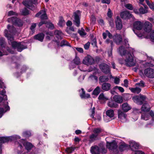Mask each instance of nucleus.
I'll use <instances>...</instances> for the list:
<instances>
[{
    "instance_id": "nucleus-1",
    "label": "nucleus",
    "mask_w": 154,
    "mask_h": 154,
    "mask_svg": "<svg viewBox=\"0 0 154 154\" xmlns=\"http://www.w3.org/2000/svg\"><path fill=\"white\" fill-rule=\"evenodd\" d=\"M8 31L7 30L5 31V36L8 39L9 45L11 44V46L14 49H17L18 51L21 52L25 49L23 45L19 43L14 41L13 35L15 34V29L13 26H11L9 25H8Z\"/></svg>"
},
{
    "instance_id": "nucleus-2",
    "label": "nucleus",
    "mask_w": 154,
    "mask_h": 154,
    "mask_svg": "<svg viewBox=\"0 0 154 154\" xmlns=\"http://www.w3.org/2000/svg\"><path fill=\"white\" fill-rule=\"evenodd\" d=\"M132 54V51L128 52L126 58L125 60V64L128 66H133L135 65L136 62L134 60Z\"/></svg>"
},
{
    "instance_id": "nucleus-3",
    "label": "nucleus",
    "mask_w": 154,
    "mask_h": 154,
    "mask_svg": "<svg viewBox=\"0 0 154 154\" xmlns=\"http://www.w3.org/2000/svg\"><path fill=\"white\" fill-rule=\"evenodd\" d=\"M81 12L79 10H77L74 12L73 14L74 16L73 22L76 26L79 27L80 24V17Z\"/></svg>"
},
{
    "instance_id": "nucleus-4",
    "label": "nucleus",
    "mask_w": 154,
    "mask_h": 154,
    "mask_svg": "<svg viewBox=\"0 0 154 154\" xmlns=\"http://www.w3.org/2000/svg\"><path fill=\"white\" fill-rule=\"evenodd\" d=\"M106 113V116L104 117V119L106 122H108L114 119V113L113 109L108 110Z\"/></svg>"
},
{
    "instance_id": "nucleus-5",
    "label": "nucleus",
    "mask_w": 154,
    "mask_h": 154,
    "mask_svg": "<svg viewBox=\"0 0 154 154\" xmlns=\"http://www.w3.org/2000/svg\"><path fill=\"white\" fill-rule=\"evenodd\" d=\"M8 21L9 22L12 23L13 25L18 26H21L23 25L22 21L16 17H12L8 19Z\"/></svg>"
},
{
    "instance_id": "nucleus-6",
    "label": "nucleus",
    "mask_w": 154,
    "mask_h": 154,
    "mask_svg": "<svg viewBox=\"0 0 154 154\" xmlns=\"http://www.w3.org/2000/svg\"><path fill=\"white\" fill-rule=\"evenodd\" d=\"M94 60L90 55H88L85 57L83 60V63L87 65H91L94 63Z\"/></svg>"
},
{
    "instance_id": "nucleus-7",
    "label": "nucleus",
    "mask_w": 154,
    "mask_h": 154,
    "mask_svg": "<svg viewBox=\"0 0 154 154\" xmlns=\"http://www.w3.org/2000/svg\"><path fill=\"white\" fill-rule=\"evenodd\" d=\"M99 67L101 71L105 74H110L109 66L107 64L105 63H102L99 65Z\"/></svg>"
},
{
    "instance_id": "nucleus-8",
    "label": "nucleus",
    "mask_w": 154,
    "mask_h": 154,
    "mask_svg": "<svg viewBox=\"0 0 154 154\" xmlns=\"http://www.w3.org/2000/svg\"><path fill=\"white\" fill-rule=\"evenodd\" d=\"M131 48H128L127 49H125L123 46L120 47L118 49V52L121 56L127 55L128 52H131Z\"/></svg>"
},
{
    "instance_id": "nucleus-9",
    "label": "nucleus",
    "mask_w": 154,
    "mask_h": 154,
    "mask_svg": "<svg viewBox=\"0 0 154 154\" xmlns=\"http://www.w3.org/2000/svg\"><path fill=\"white\" fill-rule=\"evenodd\" d=\"M144 74L149 78H153L154 77V70L151 68H147L145 70Z\"/></svg>"
},
{
    "instance_id": "nucleus-10",
    "label": "nucleus",
    "mask_w": 154,
    "mask_h": 154,
    "mask_svg": "<svg viewBox=\"0 0 154 154\" xmlns=\"http://www.w3.org/2000/svg\"><path fill=\"white\" fill-rule=\"evenodd\" d=\"M123 112L121 110H119L118 112V118L120 119L121 120L124 122L126 120V117L127 116L126 114Z\"/></svg>"
},
{
    "instance_id": "nucleus-11",
    "label": "nucleus",
    "mask_w": 154,
    "mask_h": 154,
    "mask_svg": "<svg viewBox=\"0 0 154 154\" xmlns=\"http://www.w3.org/2000/svg\"><path fill=\"white\" fill-rule=\"evenodd\" d=\"M39 16H40V18L42 20H46L48 19L46 12L45 10L40 11L37 13L35 15L36 17H38Z\"/></svg>"
},
{
    "instance_id": "nucleus-12",
    "label": "nucleus",
    "mask_w": 154,
    "mask_h": 154,
    "mask_svg": "<svg viewBox=\"0 0 154 154\" xmlns=\"http://www.w3.org/2000/svg\"><path fill=\"white\" fill-rule=\"evenodd\" d=\"M22 3L26 7H28L32 6L33 4H36L37 3V0H24Z\"/></svg>"
},
{
    "instance_id": "nucleus-13",
    "label": "nucleus",
    "mask_w": 154,
    "mask_h": 154,
    "mask_svg": "<svg viewBox=\"0 0 154 154\" xmlns=\"http://www.w3.org/2000/svg\"><path fill=\"white\" fill-rule=\"evenodd\" d=\"M129 144V146L131 150L136 152L139 149V144L135 142L131 141Z\"/></svg>"
},
{
    "instance_id": "nucleus-14",
    "label": "nucleus",
    "mask_w": 154,
    "mask_h": 154,
    "mask_svg": "<svg viewBox=\"0 0 154 154\" xmlns=\"http://www.w3.org/2000/svg\"><path fill=\"white\" fill-rule=\"evenodd\" d=\"M106 147L110 150H113L116 149L117 148V144L115 141L109 143L108 142L106 143Z\"/></svg>"
},
{
    "instance_id": "nucleus-15",
    "label": "nucleus",
    "mask_w": 154,
    "mask_h": 154,
    "mask_svg": "<svg viewBox=\"0 0 154 154\" xmlns=\"http://www.w3.org/2000/svg\"><path fill=\"white\" fill-rule=\"evenodd\" d=\"M113 40L117 45H119L122 42V38L120 35L116 34L114 36Z\"/></svg>"
},
{
    "instance_id": "nucleus-16",
    "label": "nucleus",
    "mask_w": 154,
    "mask_h": 154,
    "mask_svg": "<svg viewBox=\"0 0 154 154\" xmlns=\"http://www.w3.org/2000/svg\"><path fill=\"white\" fill-rule=\"evenodd\" d=\"M152 25L150 22L148 21L145 22L144 29L145 32H150L152 30Z\"/></svg>"
},
{
    "instance_id": "nucleus-17",
    "label": "nucleus",
    "mask_w": 154,
    "mask_h": 154,
    "mask_svg": "<svg viewBox=\"0 0 154 154\" xmlns=\"http://www.w3.org/2000/svg\"><path fill=\"white\" fill-rule=\"evenodd\" d=\"M115 22L117 29L118 30L121 29L122 28V25L121 20L119 17L118 16L116 17L115 19Z\"/></svg>"
},
{
    "instance_id": "nucleus-18",
    "label": "nucleus",
    "mask_w": 154,
    "mask_h": 154,
    "mask_svg": "<svg viewBox=\"0 0 154 154\" xmlns=\"http://www.w3.org/2000/svg\"><path fill=\"white\" fill-rule=\"evenodd\" d=\"M90 151L92 154H100V148L97 146H92Z\"/></svg>"
},
{
    "instance_id": "nucleus-19",
    "label": "nucleus",
    "mask_w": 154,
    "mask_h": 154,
    "mask_svg": "<svg viewBox=\"0 0 154 154\" xmlns=\"http://www.w3.org/2000/svg\"><path fill=\"white\" fill-rule=\"evenodd\" d=\"M21 141L23 143V145L28 151L30 150L33 146L31 143L26 141L23 140H21Z\"/></svg>"
},
{
    "instance_id": "nucleus-20",
    "label": "nucleus",
    "mask_w": 154,
    "mask_h": 154,
    "mask_svg": "<svg viewBox=\"0 0 154 154\" xmlns=\"http://www.w3.org/2000/svg\"><path fill=\"white\" fill-rule=\"evenodd\" d=\"M143 26V24L140 21H136L134 23V29L140 30L142 29Z\"/></svg>"
},
{
    "instance_id": "nucleus-21",
    "label": "nucleus",
    "mask_w": 154,
    "mask_h": 154,
    "mask_svg": "<svg viewBox=\"0 0 154 154\" xmlns=\"http://www.w3.org/2000/svg\"><path fill=\"white\" fill-rule=\"evenodd\" d=\"M131 16L132 14L128 11H124L120 14L121 17L123 19L128 18L131 17Z\"/></svg>"
},
{
    "instance_id": "nucleus-22",
    "label": "nucleus",
    "mask_w": 154,
    "mask_h": 154,
    "mask_svg": "<svg viewBox=\"0 0 154 154\" xmlns=\"http://www.w3.org/2000/svg\"><path fill=\"white\" fill-rule=\"evenodd\" d=\"M111 84L108 83L104 82L102 85L101 88L103 90L106 91L109 90L111 88Z\"/></svg>"
},
{
    "instance_id": "nucleus-23",
    "label": "nucleus",
    "mask_w": 154,
    "mask_h": 154,
    "mask_svg": "<svg viewBox=\"0 0 154 154\" xmlns=\"http://www.w3.org/2000/svg\"><path fill=\"white\" fill-rule=\"evenodd\" d=\"M122 108L124 112H127L131 109V108L127 103H124L122 105Z\"/></svg>"
},
{
    "instance_id": "nucleus-24",
    "label": "nucleus",
    "mask_w": 154,
    "mask_h": 154,
    "mask_svg": "<svg viewBox=\"0 0 154 154\" xmlns=\"http://www.w3.org/2000/svg\"><path fill=\"white\" fill-rule=\"evenodd\" d=\"M44 37V35L42 33H39L34 36L35 39L38 40L41 42H42Z\"/></svg>"
},
{
    "instance_id": "nucleus-25",
    "label": "nucleus",
    "mask_w": 154,
    "mask_h": 154,
    "mask_svg": "<svg viewBox=\"0 0 154 154\" xmlns=\"http://www.w3.org/2000/svg\"><path fill=\"white\" fill-rule=\"evenodd\" d=\"M141 110L144 112H147L150 109V107L147 103H144L141 108Z\"/></svg>"
},
{
    "instance_id": "nucleus-26",
    "label": "nucleus",
    "mask_w": 154,
    "mask_h": 154,
    "mask_svg": "<svg viewBox=\"0 0 154 154\" xmlns=\"http://www.w3.org/2000/svg\"><path fill=\"white\" fill-rule=\"evenodd\" d=\"M54 34L56 36V37L58 39H62L63 33L61 31L56 30L55 31Z\"/></svg>"
},
{
    "instance_id": "nucleus-27",
    "label": "nucleus",
    "mask_w": 154,
    "mask_h": 154,
    "mask_svg": "<svg viewBox=\"0 0 154 154\" xmlns=\"http://www.w3.org/2000/svg\"><path fill=\"white\" fill-rule=\"evenodd\" d=\"M107 105L111 108H117L118 106V105L112 100L109 101L107 103Z\"/></svg>"
},
{
    "instance_id": "nucleus-28",
    "label": "nucleus",
    "mask_w": 154,
    "mask_h": 154,
    "mask_svg": "<svg viewBox=\"0 0 154 154\" xmlns=\"http://www.w3.org/2000/svg\"><path fill=\"white\" fill-rule=\"evenodd\" d=\"M114 100L117 103H120L122 102L123 100L121 96L118 95H115L113 97Z\"/></svg>"
},
{
    "instance_id": "nucleus-29",
    "label": "nucleus",
    "mask_w": 154,
    "mask_h": 154,
    "mask_svg": "<svg viewBox=\"0 0 154 154\" xmlns=\"http://www.w3.org/2000/svg\"><path fill=\"white\" fill-rule=\"evenodd\" d=\"M81 90L82 93L80 94V96L81 98H88L90 97V95L89 94H85V92L83 88H81Z\"/></svg>"
},
{
    "instance_id": "nucleus-30",
    "label": "nucleus",
    "mask_w": 154,
    "mask_h": 154,
    "mask_svg": "<svg viewBox=\"0 0 154 154\" xmlns=\"http://www.w3.org/2000/svg\"><path fill=\"white\" fill-rule=\"evenodd\" d=\"M149 114L146 112L142 113L141 115V119L145 120H147L149 119Z\"/></svg>"
},
{
    "instance_id": "nucleus-31",
    "label": "nucleus",
    "mask_w": 154,
    "mask_h": 154,
    "mask_svg": "<svg viewBox=\"0 0 154 154\" xmlns=\"http://www.w3.org/2000/svg\"><path fill=\"white\" fill-rule=\"evenodd\" d=\"M108 77L104 75L100 76L99 78L100 82H107L109 80Z\"/></svg>"
},
{
    "instance_id": "nucleus-32",
    "label": "nucleus",
    "mask_w": 154,
    "mask_h": 154,
    "mask_svg": "<svg viewBox=\"0 0 154 154\" xmlns=\"http://www.w3.org/2000/svg\"><path fill=\"white\" fill-rule=\"evenodd\" d=\"M129 89L132 93H136L137 94L140 92L141 91V89L137 87L134 88H129Z\"/></svg>"
},
{
    "instance_id": "nucleus-33",
    "label": "nucleus",
    "mask_w": 154,
    "mask_h": 154,
    "mask_svg": "<svg viewBox=\"0 0 154 154\" xmlns=\"http://www.w3.org/2000/svg\"><path fill=\"white\" fill-rule=\"evenodd\" d=\"M10 137H0V143H3L7 142L10 140Z\"/></svg>"
},
{
    "instance_id": "nucleus-34",
    "label": "nucleus",
    "mask_w": 154,
    "mask_h": 154,
    "mask_svg": "<svg viewBox=\"0 0 154 154\" xmlns=\"http://www.w3.org/2000/svg\"><path fill=\"white\" fill-rule=\"evenodd\" d=\"M97 137V135L93 134L91 135L89 137V141L92 142L96 140Z\"/></svg>"
},
{
    "instance_id": "nucleus-35",
    "label": "nucleus",
    "mask_w": 154,
    "mask_h": 154,
    "mask_svg": "<svg viewBox=\"0 0 154 154\" xmlns=\"http://www.w3.org/2000/svg\"><path fill=\"white\" fill-rule=\"evenodd\" d=\"M88 80L91 81H95L96 82H97L98 78L95 75H91L88 77Z\"/></svg>"
},
{
    "instance_id": "nucleus-36",
    "label": "nucleus",
    "mask_w": 154,
    "mask_h": 154,
    "mask_svg": "<svg viewBox=\"0 0 154 154\" xmlns=\"http://www.w3.org/2000/svg\"><path fill=\"white\" fill-rule=\"evenodd\" d=\"M91 43L92 45L94 47H97V42L96 39L95 38H94V37L92 36L91 37Z\"/></svg>"
},
{
    "instance_id": "nucleus-37",
    "label": "nucleus",
    "mask_w": 154,
    "mask_h": 154,
    "mask_svg": "<svg viewBox=\"0 0 154 154\" xmlns=\"http://www.w3.org/2000/svg\"><path fill=\"white\" fill-rule=\"evenodd\" d=\"M66 46L70 47V44L65 40H63L61 41L60 43V46L62 47L63 46Z\"/></svg>"
},
{
    "instance_id": "nucleus-38",
    "label": "nucleus",
    "mask_w": 154,
    "mask_h": 154,
    "mask_svg": "<svg viewBox=\"0 0 154 154\" xmlns=\"http://www.w3.org/2000/svg\"><path fill=\"white\" fill-rule=\"evenodd\" d=\"M100 88L99 86H97L93 92V94L95 95H98L100 92Z\"/></svg>"
},
{
    "instance_id": "nucleus-39",
    "label": "nucleus",
    "mask_w": 154,
    "mask_h": 154,
    "mask_svg": "<svg viewBox=\"0 0 154 154\" xmlns=\"http://www.w3.org/2000/svg\"><path fill=\"white\" fill-rule=\"evenodd\" d=\"M65 21L62 17H60L58 23V25L60 26H62L65 24Z\"/></svg>"
},
{
    "instance_id": "nucleus-40",
    "label": "nucleus",
    "mask_w": 154,
    "mask_h": 154,
    "mask_svg": "<svg viewBox=\"0 0 154 154\" xmlns=\"http://www.w3.org/2000/svg\"><path fill=\"white\" fill-rule=\"evenodd\" d=\"M75 149V147H69L65 149V151L67 153H70L74 150Z\"/></svg>"
},
{
    "instance_id": "nucleus-41",
    "label": "nucleus",
    "mask_w": 154,
    "mask_h": 154,
    "mask_svg": "<svg viewBox=\"0 0 154 154\" xmlns=\"http://www.w3.org/2000/svg\"><path fill=\"white\" fill-rule=\"evenodd\" d=\"M139 11L140 13L142 14H145L148 12V10L146 9H144L142 7H140L139 9Z\"/></svg>"
},
{
    "instance_id": "nucleus-42",
    "label": "nucleus",
    "mask_w": 154,
    "mask_h": 154,
    "mask_svg": "<svg viewBox=\"0 0 154 154\" xmlns=\"http://www.w3.org/2000/svg\"><path fill=\"white\" fill-rule=\"evenodd\" d=\"M98 99L99 100H105L107 99L104 96L103 93H101L100 94L98 97Z\"/></svg>"
},
{
    "instance_id": "nucleus-43",
    "label": "nucleus",
    "mask_w": 154,
    "mask_h": 154,
    "mask_svg": "<svg viewBox=\"0 0 154 154\" xmlns=\"http://www.w3.org/2000/svg\"><path fill=\"white\" fill-rule=\"evenodd\" d=\"M73 61L74 63L77 65H78L80 63V60L79 57H76L74 59Z\"/></svg>"
},
{
    "instance_id": "nucleus-44",
    "label": "nucleus",
    "mask_w": 154,
    "mask_h": 154,
    "mask_svg": "<svg viewBox=\"0 0 154 154\" xmlns=\"http://www.w3.org/2000/svg\"><path fill=\"white\" fill-rule=\"evenodd\" d=\"M5 39L3 38L0 39V45L2 47H5Z\"/></svg>"
},
{
    "instance_id": "nucleus-45",
    "label": "nucleus",
    "mask_w": 154,
    "mask_h": 154,
    "mask_svg": "<svg viewBox=\"0 0 154 154\" xmlns=\"http://www.w3.org/2000/svg\"><path fill=\"white\" fill-rule=\"evenodd\" d=\"M125 7L128 9L132 10L133 9L132 5L130 4H128L125 5Z\"/></svg>"
},
{
    "instance_id": "nucleus-46",
    "label": "nucleus",
    "mask_w": 154,
    "mask_h": 154,
    "mask_svg": "<svg viewBox=\"0 0 154 154\" xmlns=\"http://www.w3.org/2000/svg\"><path fill=\"white\" fill-rule=\"evenodd\" d=\"M139 104L140 105L142 104L143 103V101H144L145 99V97L144 96L141 95L139 97Z\"/></svg>"
},
{
    "instance_id": "nucleus-47",
    "label": "nucleus",
    "mask_w": 154,
    "mask_h": 154,
    "mask_svg": "<svg viewBox=\"0 0 154 154\" xmlns=\"http://www.w3.org/2000/svg\"><path fill=\"white\" fill-rule=\"evenodd\" d=\"M126 149V146L125 145L122 144L120 145L119 146V149L121 151H123Z\"/></svg>"
},
{
    "instance_id": "nucleus-48",
    "label": "nucleus",
    "mask_w": 154,
    "mask_h": 154,
    "mask_svg": "<svg viewBox=\"0 0 154 154\" xmlns=\"http://www.w3.org/2000/svg\"><path fill=\"white\" fill-rule=\"evenodd\" d=\"M132 100L134 102L137 103H138L139 102H140L139 97L138 96L133 97H132Z\"/></svg>"
},
{
    "instance_id": "nucleus-49",
    "label": "nucleus",
    "mask_w": 154,
    "mask_h": 154,
    "mask_svg": "<svg viewBox=\"0 0 154 154\" xmlns=\"http://www.w3.org/2000/svg\"><path fill=\"white\" fill-rule=\"evenodd\" d=\"M22 14L24 15H27L29 14V11L26 8H25L22 11Z\"/></svg>"
},
{
    "instance_id": "nucleus-50",
    "label": "nucleus",
    "mask_w": 154,
    "mask_h": 154,
    "mask_svg": "<svg viewBox=\"0 0 154 154\" xmlns=\"http://www.w3.org/2000/svg\"><path fill=\"white\" fill-rule=\"evenodd\" d=\"M94 134L95 135H97V136H98L100 132V129L98 128H97L95 129L93 131Z\"/></svg>"
},
{
    "instance_id": "nucleus-51",
    "label": "nucleus",
    "mask_w": 154,
    "mask_h": 154,
    "mask_svg": "<svg viewBox=\"0 0 154 154\" xmlns=\"http://www.w3.org/2000/svg\"><path fill=\"white\" fill-rule=\"evenodd\" d=\"M10 138V140H14L15 139H20V136L18 135H15L13 136H11L9 137Z\"/></svg>"
},
{
    "instance_id": "nucleus-52",
    "label": "nucleus",
    "mask_w": 154,
    "mask_h": 154,
    "mask_svg": "<svg viewBox=\"0 0 154 154\" xmlns=\"http://www.w3.org/2000/svg\"><path fill=\"white\" fill-rule=\"evenodd\" d=\"M145 83L144 82L142 81H141L139 83L136 84L135 85H138L140 87H144Z\"/></svg>"
},
{
    "instance_id": "nucleus-53",
    "label": "nucleus",
    "mask_w": 154,
    "mask_h": 154,
    "mask_svg": "<svg viewBox=\"0 0 154 154\" xmlns=\"http://www.w3.org/2000/svg\"><path fill=\"white\" fill-rule=\"evenodd\" d=\"M78 32L79 34L80 35L82 36H83L86 35V33L84 31H81L79 30L78 31Z\"/></svg>"
},
{
    "instance_id": "nucleus-54",
    "label": "nucleus",
    "mask_w": 154,
    "mask_h": 154,
    "mask_svg": "<svg viewBox=\"0 0 154 154\" xmlns=\"http://www.w3.org/2000/svg\"><path fill=\"white\" fill-rule=\"evenodd\" d=\"M47 27L48 28H50L51 29H53L54 28V25L51 23H49L47 24Z\"/></svg>"
},
{
    "instance_id": "nucleus-55",
    "label": "nucleus",
    "mask_w": 154,
    "mask_h": 154,
    "mask_svg": "<svg viewBox=\"0 0 154 154\" xmlns=\"http://www.w3.org/2000/svg\"><path fill=\"white\" fill-rule=\"evenodd\" d=\"M115 88H118V89L119 90V91L121 92H123L124 91V88H122V87H120V86H116L115 87Z\"/></svg>"
},
{
    "instance_id": "nucleus-56",
    "label": "nucleus",
    "mask_w": 154,
    "mask_h": 154,
    "mask_svg": "<svg viewBox=\"0 0 154 154\" xmlns=\"http://www.w3.org/2000/svg\"><path fill=\"white\" fill-rule=\"evenodd\" d=\"M101 2L103 4H109L110 2V0H101Z\"/></svg>"
},
{
    "instance_id": "nucleus-57",
    "label": "nucleus",
    "mask_w": 154,
    "mask_h": 154,
    "mask_svg": "<svg viewBox=\"0 0 154 154\" xmlns=\"http://www.w3.org/2000/svg\"><path fill=\"white\" fill-rule=\"evenodd\" d=\"M90 43L89 42H87L84 45V48L86 50H88L89 47Z\"/></svg>"
},
{
    "instance_id": "nucleus-58",
    "label": "nucleus",
    "mask_w": 154,
    "mask_h": 154,
    "mask_svg": "<svg viewBox=\"0 0 154 154\" xmlns=\"http://www.w3.org/2000/svg\"><path fill=\"white\" fill-rule=\"evenodd\" d=\"M120 79L119 78L116 77L114 79V82L116 84H118L119 83Z\"/></svg>"
},
{
    "instance_id": "nucleus-59",
    "label": "nucleus",
    "mask_w": 154,
    "mask_h": 154,
    "mask_svg": "<svg viewBox=\"0 0 154 154\" xmlns=\"http://www.w3.org/2000/svg\"><path fill=\"white\" fill-rule=\"evenodd\" d=\"M107 16L110 18H111L112 16V14L111 10L110 8L108 9V11L107 13Z\"/></svg>"
},
{
    "instance_id": "nucleus-60",
    "label": "nucleus",
    "mask_w": 154,
    "mask_h": 154,
    "mask_svg": "<svg viewBox=\"0 0 154 154\" xmlns=\"http://www.w3.org/2000/svg\"><path fill=\"white\" fill-rule=\"evenodd\" d=\"M100 151L103 154H105L106 152V150L104 147H102L100 149Z\"/></svg>"
},
{
    "instance_id": "nucleus-61",
    "label": "nucleus",
    "mask_w": 154,
    "mask_h": 154,
    "mask_svg": "<svg viewBox=\"0 0 154 154\" xmlns=\"http://www.w3.org/2000/svg\"><path fill=\"white\" fill-rule=\"evenodd\" d=\"M47 23L46 21L45 20H42L41 22H40L38 24V26L39 27H40L41 26H42L43 24H46Z\"/></svg>"
},
{
    "instance_id": "nucleus-62",
    "label": "nucleus",
    "mask_w": 154,
    "mask_h": 154,
    "mask_svg": "<svg viewBox=\"0 0 154 154\" xmlns=\"http://www.w3.org/2000/svg\"><path fill=\"white\" fill-rule=\"evenodd\" d=\"M23 135L25 136H29L31 134L29 131H25L23 133Z\"/></svg>"
},
{
    "instance_id": "nucleus-63",
    "label": "nucleus",
    "mask_w": 154,
    "mask_h": 154,
    "mask_svg": "<svg viewBox=\"0 0 154 154\" xmlns=\"http://www.w3.org/2000/svg\"><path fill=\"white\" fill-rule=\"evenodd\" d=\"M124 86L127 88L128 87V82L127 79H125L124 80Z\"/></svg>"
},
{
    "instance_id": "nucleus-64",
    "label": "nucleus",
    "mask_w": 154,
    "mask_h": 154,
    "mask_svg": "<svg viewBox=\"0 0 154 154\" xmlns=\"http://www.w3.org/2000/svg\"><path fill=\"white\" fill-rule=\"evenodd\" d=\"M150 37L152 40H154V30L152 32V33L151 34Z\"/></svg>"
}]
</instances>
